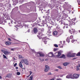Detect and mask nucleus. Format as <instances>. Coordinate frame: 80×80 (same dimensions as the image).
<instances>
[{"mask_svg":"<svg viewBox=\"0 0 80 80\" xmlns=\"http://www.w3.org/2000/svg\"><path fill=\"white\" fill-rule=\"evenodd\" d=\"M21 62L22 63H25L26 65H28V60L26 59H22L21 60Z\"/></svg>","mask_w":80,"mask_h":80,"instance_id":"f257e3e1","label":"nucleus"},{"mask_svg":"<svg viewBox=\"0 0 80 80\" xmlns=\"http://www.w3.org/2000/svg\"><path fill=\"white\" fill-rule=\"evenodd\" d=\"M1 52L2 53H3L6 55H8V54L10 53V52H9L3 50H2Z\"/></svg>","mask_w":80,"mask_h":80,"instance_id":"f03ea898","label":"nucleus"},{"mask_svg":"<svg viewBox=\"0 0 80 80\" xmlns=\"http://www.w3.org/2000/svg\"><path fill=\"white\" fill-rule=\"evenodd\" d=\"M67 78H72L73 79V76L72 74H68L66 77Z\"/></svg>","mask_w":80,"mask_h":80,"instance_id":"7ed1b4c3","label":"nucleus"},{"mask_svg":"<svg viewBox=\"0 0 80 80\" xmlns=\"http://www.w3.org/2000/svg\"><path fill=\"white\" fill-rule=\"evenodd\" d=\"M79 74H74L73 75V78H72V79H75V78H78L79 77Z\"/></svg>","mask_w":80,"mask_h":80,"instance_id":"20e7f679","label":"nucleus"},{"mask_svg":"<svg viewBox=\"0 0 80 80\" xmlns=\"http://www.w3.org/2000/svg\"><path fill=\"white\" fill-rule=\"evenodd\" d=\"M49 69H50V68H49V66H48V65H46L44 71H45V72H47Z\"/></svg>","mask_w":80,"mask_h":80,"instance_id":"39448f33","label":"nucleus"},{"mask_svg":"<svg viewBox=\"0 0 80 80\" xmlns=\"http://www.w3.org/2000/svg\"><path fill=\"white\" fill-rule=\"evenodd\" d=\"M62 51H60L58 52V55L56 56L57 57H59L61 55V53H62Z\"/></svg>","mask_w":80,"mask_h":80,"instance_id":"423d86ee","label":"nucleus"},{"mask_svg":"<svg viewBox=\"0 0 80 80\" xmlns=\"http://www.w3.org/2000/svg\"><path fill=\"white\" fill-rule=\"evenodd\" d=\"M67 56L68 57H75V56H72V54L70 52H69L67 54Z\"/></svg>","mask_w":80,"mask_h":80,"instance_id":"0eeeda50","label":"nucleus"},{"mask_svg":"<svg viewBox=\"0 0 80 80\" xmlns=\"http://www.w3.org/2000/svg\"><path fill=\"white\" fill-rule=\"evenodd\" d=\"M48 56L49 57H53V52H51L49 53L48 54Z\"/></svg>","mask_w":80,"mask_h":80,"instance_id":"6e6552de","label":"nucleus"},{"mask_svg":"<svg viewBox=\"0 0 80 80\" xmlns=\"http://www.w3.org/2000/svg\"><path fill=\"white\" fill-rule=\"evenodd\" d=\"M12 76V74H8L7 77L8 78H11Z\"/></svg>","mask_w":80,"mask_h":80,"instance_id":"1a4fd4ad","label":"nucleus"},{"mask_svg":"<svg viewBox=\"0 0 80 80\" xmlns=\"http://www.w3.org/2000/svg\"><path fill=\"white\" fill-rule=\"evenodd\" d=\"M34 32L35 33H36L38 31V30H37V29L36 28H35L34 29Z\"/></svg>","mask_w":80,"mask_h":80,"instance_id":"9d476101","label":"nucleus"},{"mask_svg":"<svg viewBox=\"0 0 80 80\" xmlns=\"http://www.w3.org/2000/svg\"><path fill=\"white\" fill-rule=\"evenodd\" d=\"M80 67V64H79L78 65V66L76 67V70L78 71L79 70V68Z\"/></svg>","mask_w":80,"mask_h":80,"instance_id":"9b49d317","label":"nucleus"},{"mask_svg":"<svg viewBox=\"0 0 80 80\" xmlns=\"http://www.w3.org/2000/svg\"><path fill=\"white\" fill-rule=\"evenodd\" d=\"M5 44L6 45H10L11 44V43L9 42H6Z\"/></svg>","mask_w":80,"mask_h":80,"instance_id":"f8f14e48","label":"nucleus"},{"mask_svg":"<svg viewBox=\"0 0 80 80\" xmlns=\"http://www.w3.org/2000/svg\"><path fill=\"white\" fill-rule=\"evenodd\" d=\"M60 43H61L59 44V47H60V48H63V45L62 44V42H60Z\"/></svg>","mask_w":80,"mask_h":80,"instance_id":"ddd939ff","label":"nucleus"},{"mask_svg":"<svg viewBox=\"0 0 80 80\" xmlns=\"http://www.w3.org/2000/svg\"><path fill=\"white\" fill-rule=\"evenodd\" d=\"M28 80H33V76H30L29 78H28Z\"/></svg>","mask_w":80,"mask_h":80,"instance_id":"4468645a","label":"nucleus"},{"mask_svg":"<svg viewBox=\"0 0 80 80\" xmlns=\"http://www.w3.org/2000/svg\"><path fill=\"white\" fill-rule=\"evenodd\" d=\"M53 35H57L58 33L57 31H55L53 32Z\"/></svg>","mask_w":80,"mask_h":80,"instance_id":"2eb2a0df","label":"nucleus"},{"mask_svg":"<svg viewBox=\"0 0 80 80\" xmlns=\"http://www.w3.org/2000/svg\"><path fill=\"white\" fill-rule=\"evenodd\" d=\"M65 57V56L64 55V54H62V55L59 58H64Z\"/></svg>","mask_w":80,"mask_h":80,"instance_id":"dca6fc26","label":"nucleus"},{"mask_svg":"<svg viewBox=\"0 0 80 80\" xmlns=\"http://www.w3.org/2000/svg\"><path fill=\"white\" fill-rule=\"evenodd\" d=\"M63 65L64 66H67L68 65V63L67 62H65L63 63Z\"/></svg>","mask_w":80,"mask_h":80,"instance_id":"f3484780","label":"nucleus"},{"mask_svg":"<svg viewBox=\"0 0 80 80\" xmlns=\"http://www.w3.org/2000/svg\"><path fill=\"white\" fill-rule=\"evenodd\" d=\"M38 54H39L40 57H43L44 56V55H43V54H42L41 53H38L37 55H38Z\"/></svg>","mask_w":80,"mask_h":80,"instance_id":"a211bd4d","label":"nucleus"},{"mask_svg":"<svg viewBox=\"0 0 80 80\" xmlns=\"http://www.w3.org/2000/svg\"><path fill=\"white\" fill-rule=\"evenodd\" d=\"M19 66L21 68H22L23 67V66L22 65V64L21 62H20L19 64Z\"/></svg>","mask_w":80,"mask_h":80,"instance_id":"6ab92c4d","label":"nucleus"},{"mask_svg":"<svg viewBox=\"0 0 80 80\" xmlns=\"http://www.w3.org/2000/svg\"><path fill=\"white\" fill-rule=\"evenodd\" d=\"M3 57L4 58H6V59H7V60L8 59L6 56H5V55L3 54Z\"/></svg>","mask_w":80,"mask_h":80,"instance_id":"aec40b11","label":"nucleus"},{"mask_svg":"<svg viewBox=\"0 0 80 80\" xmlns=\"http://www.w3.org/2000/svg\"><path fill=\"white\" fill-rule=\"evenodd\" d=\"M19 58H23L24 57L22 56L21 55H19Z\"/></svg>","mask_w":80,"mask_h":80,"instance_id":"412c9836","label":"nucleus"},{"mask_svg":"<svg viewBox=\"0 0 80 80\" xmlns=\"http://www.w3.org/2000/svg\"><path fill=\"white\" fill-rule=\"evenodd\" d=\"M66 41L68 43H69L70 42V39L68 38L66 39Z\"/></svg>","mask_w":80,"mask_h":80,"instance_id":"4be33fe9","label":"nucleus"},{"mask_svg":"<svg viewBox=\"0 0 80 80\" xmlns=\"http://www.w3.org/2000/svg\"><path fill=\"white\" fill-rule=\"evenodd\" d=\"M72 33H75V32H76V31H75V30L73 29H72Z\"/></svg>","mask_w":80,"mask_h":80,"instance_id":"5701e85b","label":"nucleus"},{"mask_svg":"<svg viewBox=\"0 0 80 80\" xmlns=\"http://www.w3.org/2000/svg\"><path fill=\"white\" fill-rule=\"evenodd\" d=\"M73 35H71L70 37V39H73Z\"/></svg>","mask_w":80,"mask_h":80,"instance_id":"b1692460","label":"nucleus"},{"mask_svg":"<svg viewBox=\"0 0 80 80\" xmlns=\"http://www.w3.org/2000/svg\"><path fill=\"white\" fill-rule=\"evenodd\" d=\"M54 47H58V45L57 44H54Z\"/></svg>","mask_w":80,"mask_h":80,"instance_id":"393cba45","label":"nucleus"},{"mask_svg":"<svg viewBox=\"0 0 80 80\" xmlns=\"http://www.w3.org/2000/svg\"><path fill=\"white\" fill-rule=\"evenodd\" d=\"M77 56H80V52H78L77 55Z\"/></svg>","mask_w":80,"mask_h":80,"instance_id":"a878e982","label":"nucleus"},{"mask_svg":"<svg viewBox=\"0 0 80 80\" xmlns=\"http://www.w3.org/2000/svg\"><path fill=\"white\" fill-rule=\"evenodd\" d=\"M72 20H73V21H74V23H75V20H76V18H75L74 19H72Z\"/></svg>","mask_w":80,"mask_h":80,"instance_id":"bb28decb","label":"nucleus"},{"mask_svg":"<svg viewBox=\"0 0 80 80\" xmlns=\"http://www.w3.org/2000/svg\"><path fill=\"white\" fill-rule=\"evenodd\" d=\"M17 73V75H20V72H18Z\"/></svg>","mask_w":80,"mask_h":80,"instance_id":"cd10ccee","label":"nucleus"},{"mask_svg":"<svg viewBox=\"0 0 80 80\" xmlns=\"http://www.w3.org/2000/svg\"><path fill=\"white\" fill-rule=\"evenodd\" d=\"M55 78H53L51 79L50 80H55Z\"/></svg>","mask_w":80,"mask_h":80,"instance_id":"c85d7f7f","label":"nucleus"},{"mask_svg":"<svg viewBox=\"0 0 80 80\" xmlns=\"http://www.w3.org/2000/svg\"><path fill=\"white\" fill-rule=\"evenodd\" d=\"M58 68H59V69H62V68L60 66H58Z\"/></svg>","mask_w":80,"mask_h":80,"instance_id":"c756f323","label":"nucleus"},{"mask_svg":"<svg viewBox=\"0 0 80 80\" xmlns=\"http://www.w3.org/2000/svg\"><path fill=\"white\" fill-rule=\"evenodd\" d=\"M69 33H71V34H72V31H71V30H69Z\"/></svg>","mask_w":80,"mask_h":80,"instance_id":"7c9ffc66","label":"nucleus"},{"mask_svg":"<svg viewBox=\"0 0 80 80\" xmlns=\"http://www.w3.org/2000/svg\"><path fill=\"white\" fill-rule=\"evenodd\" d=\"M75 40H72L71 41V42H72V43H73L74 42H75Z\"/></svg>","mask_w":80,"mask_h":80,"instance_id":"2f4dec72","label":"nucleus"},{"mask_svg":"<svg viewBox=\"0 0 80 80\" xmlns=\"http://www.w3.org/2000/svg\"><path fill=\"white\" fill-rule=\"evenodd\" d=\"M17 63H15L14 65V67H16V66H17Z\"/></svg>","mask_w":80,"mask_h":80,"instance_id":"473e14b6","label":"nucleus"},{"mask_svg":"<svg viewBox=\"0 0 80 80\" xmlns=\"http://www.w3.org/2000/svg\"><path fill=\"white\" fill-rule=\"evenodd\" d=\"M29 73H30V75H31V74H32V71H29Z\"/></svg>","mask_w":80,"mask_h":80,"instance_id":"72a5a7b5","label":"nucleus"},{"mask_svg":"<svg viewBox=\"0 0 80 80\" xmlns=\"http://www.w3.org/2000/svg\"><path fill=\"white\" fill-rule=\"evenodd\" d=\"M76 41H77L78 43H79V40L78 39H77V40H76Z\"/></svg>","mask_w":80,"mask_h":80,"instance_id":"f704fd0d","label":"nucleus"},{"mask_svg":"<svg viewBox=\"0 0 80 80\" xmlns=\"http://www.w3.org/2000/svg\"><path fill=\"white\" fill-rule=\"evenodd\" d=\"M74 56V57L75 56V54L74 53L73 54V55H72V56Z\"/></svg>","mask_w":80,"mask_h":80,"instance_id":"c9c22d12","label":"nucleus"},{"mask_svg":"<svg viewBox=\"0 0 80 80\" xmlns=\"http://www.w3.org/2000/svg\"><path fill=\"white\" fill-rule=\"evenodd\" d=\"M41 30L42 31H44V29L43 28H42V29H41Z\"/></svg>","mask_w":80,"mask_h":80,"instance_id":"e433bc0d","label":"nucleus"},{"mask_svg":"<svg viewBox=\"0 0 80 80\" xmlns=\"http://www.w3.org/2000/svg\"><path fill=\"white\" fill-rule=\"evenodd\" d=\"M58 70L57 69L54 70V71H56V72H57V71H58Z\"/></svg>","mask_w":80,"mask_h":80,"instance_id":"4c0bfd02","label":"nucleus"},{"mask_svg":"<svg viewBox=\"0 0 80 80\" xmlns=\"http://www.w3.org/2000/svg\"><path fill=\"white\" fill-rule=\"evenodd\" d=\"M11 50H12V51H14V49H11Z\"/></svg>","mask_w":80,"mask_h":80,"instance_id":"58836bf2","label":"nucleus"},{"mask_svg":"<svg viewBox=\"0 0 80 80\" xmlns=\"http://www.w3.org/2000/svg\"><path fill=\"white\" fill-rule=\"evenodd\" d=\"M16 69H18V67H16L15 68Z\"/></svg>","mask_w":80,"mask_h":80,"instance_id":"ea45409f","label":"nucleus"},{"mask_svg":"<svg viewBox=\"0 0 80 80\" xmlns=\"http://www.w3.org/2000/svg\"><path fill=\"white\" fill-rule=\"evenodd\" d=\"M8 40H9V41H11V39L10 38H8Z\"/></svg>","mask_w":80,"mask_h":80,"instance_id":"a19ab883","label":"nucleus"},{"mask_svg":"<svg viewBox=\"0 0 80 80\" xmlns=\"http://www.w3.org/2000/svg\"><path fill=\"white\" fill-rule=\"evenodd\" d=\"M44 43H45V44H46V43H47V41H44Z\"/></svg>","mask_w":80,"mask_h":80,"instance_id":"79ce46f5","label":"nucleus"},{"mask_svg":"<svg viewBox=\"0 0 80 80\" xmlns=\"http://www.w3.org/2000/svg\"><path fill=\"white\" fill-rule=\"evenodd\" d=\"M48 60V59H45V61H47V60Z\"/></svg>","mask_w":80,"mask_h":80,"instance_id":"37998d69","label":"nucleus"},{"mask_svg":"<svg viewBox=\"0 0 80 80\" xmlns=\"http://www.w3.org/2000/svg\"><path fill=\"white\" fill-rule=\"evenodd\" d=\"M30 29H28V32H30Z\"/></svg>","mask_w":80,"mask_h":80,"instance_id":"c03bdc74","label":"nucleus"},{"mask_svg":"<svg viewBox=\"0 0 80 80\" xmlns=\"http://www.w3.org/2000/svg\"><path fill=\"white\" fill-rule=\"evenodd\" d=\"M2 77H1V76H0V79H2Z\"/></svg>","mask_w":80,"mask_h":80,"instance_id":"a18cd8bd","label":"nucleus"},{"mask_svg":"<svg viewBox=\"0 0 80 80\" xmlns=\"http://www.w3.org/2000/svg\"><path fill=\"white\" fill-rule=\"evenodd\" d=\"M48 75H51V73H49Z\"/></svg>","mask_w":80,"mask_h":80,"instance_id":"49530a36","label":"nucleus"},{"mask_svg":"<svg viewBox=\"0 0 80 80\" xmlns=\"http://www.w3.org/2000/svg\"><path fill=\"white\" fill-rule=\"evenodd\" d=\"M29 76H30V75L29 76H27V78H28V77Z\"/></svg>","mask_w":80,"mask_h":80,"instance_id":"de8ad7c7","label":"nucleus"},{"mask_svg":"<svg viewBox=\"0 0 80 80\" xmlns=\"http://www.w3.org/2000/svg\"><path fill=\"white\" fill-rule=\"evenodd\" d=\"M66 28H68V26H66Z\"/></svg>","mask_w":80,"mask_h":80,"instance_id":"09e8293b","label":"nucleus"},{"mask_svg":"<svg viewBox=\"0 0 80 80\" xmlns=\"http://www.w3.org/2000/svg\"><path fill=\"white\" fill-rule=\"evenodd\" d=\"M43 18H45V17L43 16Z\"/></svg>","mask_w":80,"mask_h":80,"instance_id":"8fccbe9b","label":"nucleus"},{"mask_svg":"<svg viewBox=\"0 0 80 80\" xmlns=\"http://www.w3.org/2000/svg\"><path fill=\"white\" fill-rule=\"evenodd\" d=\"M49 33H51V32H49Z\"/></svg>","mask_w":80,"mask_h":80,"instance_id":"3c124183","label":"nucleus"},{"mask_svg":"<svg viewBox=\"0 0 80 80\" xmlns=\"http://www.w3.org/2000/svg\"><path fill=\"white\" fill-rule=\"evenodd\" d=\"M64 42V43H65V42L64 41V42Z\"/></svg>","mask_w":80,"mask_h":80,"instance_id":"603ef678","label":"nucleus"},{"mask_svg":"<svg viewBox=\"0 0 80 80\" xmlns=\"http://www.w3.org/2000/svg\"><path fill=\"white\" fill-rule=\"evenodd\" d=\"M0 22H1V21H0Z\"/></svg>","mask_w":80,"mask_h":80,"instance_id":"864d4df0","label":"nucleus"}]
</instances>
